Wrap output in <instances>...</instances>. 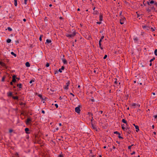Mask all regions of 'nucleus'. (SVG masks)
<instances>
[{"mask_svg":"<svg viewBox=\"0 0 157 157\" xmlns=\"http://www.w3.org/2000/svg\"><path fill=\"white\" fill-rule=\"evenodd\" d=\"M46 41L48 43H50L51 42V40L48 39Z\"/></svg>","mask_w":157,"mask_h":157,"instance_id":"obj_21","label":"nucleus"},{"mask_svg":"<svg viewBox=\"0 0 157 157\" xmlns=\"http://www.w3.org/2000/svg\"><path fill=\"white\" fill-rule=\"evenodd\" d=\"M59 18L60 19H62V17H59Z\"/></svg>","mask_w":157,"mask_h":157,"instance_id":"obj_60","label":"nucleus"},{"mask_svg":"<svg viewBox=\"0 0 157 157\" xmlns=\"http://www.w3.org/2000/svg\"><path fill=\"white\" fill-rule=\"evenodd\" d=\"M42 36L41 35L40 36V37L39 40H40V41H41V40H42Z\"/></svg>","mask_w":157,"mask_h":157,"instance_id":"obj_31","label":"nucleus"},{"mask_svg":"<svg viewBox=\"0 0 157 157\" xmlns=\"http://www.w3.org/2000/svg\"><path fill=\"white\" fill-rule=\"evenodd\" d=\"M12 98L14 99H18V97L17 96H13Z\"/></svg>","mask_w":157,"mask_h":157,"instance_id":"obj_18","label":"nucleus"},{"mask_svg":"<svg viewBox=\"0 0 157 157\" xmlns=\"http://www.w3.org/2000/svg\"><path fill=\"white\" fill-rule=\"evenodd\" d=\"M31 121V120L29 118H27V121L26 122V123L27 124H30V122Z\"/></svg>","mask_w":157,"mask_h":157,"instance_id":"obj_4","label":"nucleus"},{"mask_svg":"<svg viewBox=\"0 0 157 157\" xmlns=\"http://www.w3.org/2000/svg\"><path fill=\"white\" fill-rule=\"evenodd\" d=\"M25 65L27 67H29L30 66V64L29 62H27L25 63Z\"/></svg>","mask_w":157,"mask_h":157,"instance_id":"obj_9","label":"nucleus"},{"mask_svg":"<svg viewBox=\"0 0 157 157\" xmlns=\"http://www.w3.org/2000/svg\"><path fill=\"white\" fill-rule=\"evenodd\" d=\"M59 99L61 100L62 99V98L61 96H60L59 98Z\"/></svg>","mask_w":157,"mask_h":157,"instance_id":"obj_42","label":"nucleus"},{"mask_svg":"<svg viewBox=\"0 0 157 157\" xmlns=\"http://www.w3.org/2000/svg\"><path fill=\"white\" fill-rule=\"evenodd\" d=\"M154 59H150V64H149V65L150 66H151V65H152V63H151V62L152 61H153V60H154Z\"/></svg>","mask_w":157,"mask_h":157,"instance_id":"obj_16","label":"nucleus"},{"mask_svg":"<svg viewBox=\"0 0 157 157\" xmlns=\"http://www.w3.org/2000/svg\"><path fill=\"white\" fill-rule=\"evenodd\" d=\"M99 44L100 46H101V43H99Z\"/></svg>","mask_w":157,"mask_h":157,"instance_id":"obj_59","label":"nucleus"},{"mask_svg":"<svg viewBox=\"0 0 157 157\" xmlns=\"http://www.w3.org/2000/svg\"><path fill=\"white\" fill-rule=\"evenodd\" d=\"M75 35V32H73L72 34H68L67 36V37H72L74 36Z\"/></svg>","mask_w":157,"mask_h":157,"instance_id":"obj_3","label":"nucleus"},{"mask_svg":"<svg viewBox=\"0 0 157 157\" xmlns=\"http://www.w3.org/2000/svg\"><path fill=\"white\" fill-rule=\"evenodd\" d=\"M104 36H102L101 37V40H102V39L104 38Z\"/></svg>","mask_w":157,"mask_h":157,"instance_id":"obj_48","label":"nucleus"},{"mask_svg":"<svg viewBox=\"0 0 157 157\" xmlns=\"http://www.w3.org/2000/svg\"><path fill=\"white\" fill-rule=\"evenodd\" d=\"M107 57V55H105L104 57V59H105Z\"/></svg>","mask_w":157,"mask_h":157,"instance_id":"obj_35","label":"nucleus"},{"mask_svg":"<svg viewBox=\"0 0 157 157\" xmlns=\"http://www.w3.org/2000/svg\"><path fill=\"white\" fill-rule=\"evenodd\" d=\"M19 88H21V84H20L19 85Z\"/></svg>","mask_w":157,"mask_h":157,"instance_id":"obj_45","label":"nucleus"},{"mask_svg":"<svg viewBox=\"0 0 157 157\" xmlns=\"http://www.w3.org/2000/svg\"><path fill=\"white\" fill-rule=\"evenodd\" d=\"M33 82H34V81L33 80H31V81H30L29 83L31 84Z\"/></svg>","mask_w":157,"mask_h":157,"instance_id":"obj_33","label":"nucleus"},{"mask_svg":"<svg viewBox=\"0 0 157 157\" xmlns=\"http://www.w3.org/2000/svg\"><path fill=\"white\" fill-rule=\"evenodd\" d=\"M15 155H16V156H17L18 155V154L17 153Z\"/></svg>","mask_w":157,"mask_h":157,"instance_id":"obj_56","label":"nucleus"},{"mask_svg":"<svg viewBox=\"0 0 157 157\" xmlns=\"http://www.w3.org/2000/svg\"><path fill=\"white\" fill-rule=\"evenodd\" d=\"M0 65H1L3 67H5V64L2 62L1 61H0Z\"/></svg>","mask_w":157,"mask_h":157,"instance_id":"obj_10","label":"nucleus"},{"mask_svg":"<svg viewBox=\"0 0 157 157\" xmlns=\"http://www.w3.org/2000/svg\"><path fill=\"white\" fill-rule=\"evenodd\" d=\"M70 94L73 96L74 97L75 96L72 93H70Z\"/></svg>","mask_w":157,"mask_h":157,"instance_id":"obj_43","label":"nucleus"},{"mask_svg":"<svg viewBox=\"0 0 157 157\" xmlns=\"http://www.w3.org/2000/svg\"><path fill=\"white\" fill-rule=\"evenodd\" d=\"M135 151H133L132 153H131V155H132L133 154H135Z\"/></svg>","mask_w":157,"mask_h":157,"instance_id":"obj_41","label":"nucleus"},{"mask_svg":"<svg viewBox=\"0 0 157 157\" xmlns=\"http://www.w3.org/2000/svg\"><path fill=\"white\" fill-rule=\"evenodd\" d=\"M153 133L154 134V135H155L156 134V132H153Z\"/></svg>","mask_w":157,"mask_h":157,"instance_id":"obj_52","label":"nucleus"},{"mask_svg":"<svg viewBox=\"0 0 157 157\" xmlns=\"http://www.w3.org/2000/svg\"><path fill=\"white\" fill-rule=\"evenodd\" d=\"M5 78V76L3 77L2 78V81H4Z\"/></svg>","mask_w":157,"mask_h":157,"instance_id":"obj_27","label":"nucleus"},{"mask_svg":"<svg viewBox=\"0 0 157 157\" xmlns=\"http://www.w3.org/2000/svg\"><path fill=\"white\" fill-rule=\"evenodd\" d=\"M154 117L156 119V118L157 117V115H155L154 116Z\"/></svg>","mask_w":157,"mask_h":157,"instance_id":"obj_39","label":"nucleus"},{"mask_svg":"<svg viewBox=\"0 0 157 157\" xmlns=\"http://www.w3.org/2000/svg\"><path fill=\"white\" fill-rule=\"evenodd\" d=\"M135 127L136 129V131L138 132L139 131V127L137 125H135Z\"/></svg>","mask_w":157,"mask_h":157,"instance_id":"obj_7","label":"nucleus"},{"mask_svg":"<svg viewBox=\"0 0 157 157\" xmlns=\"http://www.w3.org/2000/svg\"><path fill=\"white\" fill-rule=\"evenodd\" d=\"M63 62L64 64H67V61L66 59H63Z\"/></svg>","mask_w":157,"mask_h":157,"instance_id":"obj_11","label":"nucleus"},{"mask_svg":"<svg viewBox=\"0 0 157 157\" xmlns=\"http://www.w3.org/2000/svg\"><path fill=\"white\" fill-rule=\"evenodd\" d=\"M101 40H102L101 39L99 41V43H101Z\"/></svg>","mask_w":157,"mask_h":157,"instance_id":"obj_49","label":"nucleus"},{"mask_svg":"<svg viewBox=\"0 0 157 157\" xmlns=\"http://www.w3.org/2000/svg\"><path fill=\"white\" fill-rule=\"evenodd\" d=\"M8 29L10 31H11L12 30V29L10 27H8Z\"/></svg>","mask_w":157,"mask_h":157,"instance_id":"obj_29","label":"nucleus"},{"mask_svg":"<svg viewBox=\"0 0 157 157\" xmlns=\"http://www.w3.org/2000/svg\"><path fill=\"white\" fill-rule=\"evenodd\" d=\"M91 101L92 102H94V99H91Z\"/></svg>","mask_w":157,"mask_h":157,"instance_id":"obj_40","label":"nucleus"},{"mask_svg":"<svg viewBox=\"0 0 157 157\" xmlns=\"http://www.w3.org/2000/svg\"><path fill=\"white\" fill-rule=\"evenodd\" d=\"M114 133L119 134L120 133L117 131H116L114 132Z\"/></svg>","mask_w":157,"mask_h":157,"instance_id":"obj_30","label":"nucleus"},{"mask_svg":"<svg viewBox=\"0 0 157 157\" xmlns=\"http://www.w3.org/2000/svg\"><path fill=\"white\" fill-rule=\"evenodd\" d=\"M133 144H132V145L131 146H129L128 147V149H131V147L132 146H133Z\"/></svg>","mask_w":157,"mask_h":157,"instance_id":"obj_28","label":"nucleus"},{"mask_svg":"<svg viewBox=\"0 0 157 157\" xmlns=\"http://www.w3.org/2000/svg\"><path fill=\"white\" fill-rule=\"evenodd\" d=\"M152 128H154V125H153L152 126Z\"/></svg>","mask_w":157,"mask_h":157,"instance_id":"obj_55","label":"nucleus"},{"mask_svg":"<svg viewBox=\"0 0 157 157\" xmlns=\"http://www.w3.org/2000/svg\"><path fill=\"white\" fill-rule=\"evenodd\" d=\"M147 10L148 12H150V11H151L150 10V9H147Z\"/></svg>","mask_w":157,"mask_h":157,"instance_id":"obj_46","label":"nucleus"},{"mask_svg":"<svg viewBox=\"0 0 157 157\" xmlns=\"http://www.w3.org/2000/svg\"><path fill=\"white\" fill-rule=\"evenodd\" d=\"M78 10V11H79V10H80V9H79V8H78V10Z\"/></svg>","mask_w":157,"mask_h":157,"instance_id":"obj_63","label":"nucleus"},{"mask_svg":"<svg viewBox=\"0 0 157 157\" xmlns=\"http://www.w3.org/2000/svg\"><path fill=\"white\" fill-rule=\"evenodd\" d=\"M41 112H42V113H43V114H44L45 113V111L44 110H42V111Z\"/></svg>","mask_w":157,"mask_h":157,"instance_id":"obj_38","label":"nucleus"},{"mask_svg":"<svg viewBox=\"0 0 157 157\" xmlns=\"http://www.w3.org/2000/svg\"><path fill=\"white\" fill-rule=\"evenodd\" d=\"M64 69V67L63 66H62L61 67V68L60 69H59V72L60 73H61L62 72V70H63Z\"/></svg>","mask_w":157,"mask_h":157,"instance_id":"obj_5","label":"nucleus"},{"mask_svg":"<svg viewBox=\"0 0 157 157\" xmlns=\"http://www.w3.org/2000/svg\"><path fill=\"white\" fill-rule=\"evenodd\" d=\"M49 66V63H47L46 65V67H48Z\"/></svg>","mask_w":157,"mask_h":157,"instance_id":"obj_24","label":"nucleus"},{"mask_svg":"<svg viewBox=\"0 0 157 157\" xmlns=\"http://www.w3.org/2000/svg\"><path fill=\"white\" fill-rule=\"evenodd\" d=\"M12 131H12V130L10 129V130H9V132H10V133H11V132H12Z\"/></svg>","mask_w":157,"mask_h":157,"instance_id":"obj_44","label":"nucleus"},{"mask_svg":"<svg viewBox=\"0 0 157 157\" xmlns=\"http://www.w3.org/2000/svg\"><path fill=\"white\" fill-rule=\"evenodd\" d=\"M136 104L135 103H133L132 104V107H134L136 105ZM134 108H135V107H134Z\"/></svg>","mask_w":157,"mask_h":157,"instance_id":"obj_26","label":"nucleus"},{"mask_svg":"<svg viewBox=\"0 0 157 157\" xmlns=\"http://www.w3.org/2000/svg\"><path fill=\"white\" fill-rule=\"evenodd\" d=\"M12 93L11 92H9L8 94V96H12Z\"/></svg>","mask_w":157,"mask_h":157,"instance_id":"obj_12","label":"nucleus"},{"mask_svg":"<svg viewBox=\"0 0 157 157\" xmlns=\"http://www.w3.org/2000/svg\"><path fill=\"white\" fill-rule=\"evenodd\" d=\"M14 5L15 6L17 5V0H14Z\"/></svg>","mask_w":157,"mask_h":157,"instance_id":"obj_13","label":"nucleus"},{"mask_svg":"<svg viewBox=\"0 0 157 157\" xmlns=\"http://www.w3.org/2000/svg\"><path fill=\"white\" fill-rule=\"evenodd\" d=\"M155 4L157 6V3H155Z\"/></svg>","mask_w":157,"mask_h":157,"instance_id":"obj_64","label":"nucleus"},{"mask_svg":"<svg viewBox=\"0 0 157 157\" xmlns=\"http://www.w3.org/2000/svg\"><path fill=\"white\" fill-rule=\"evenodd\" d=\"M59 157H63V156L62 155H59Z\"/></svg>","mask_w":157,"mask_h":157,"instance_id":"obj_58","label":"nucleus"},{"mask_svg":"<svg viewBox=\"0 0 157 157\" xmlns=\"http://www.w3.org/2000/svg\"><path fill=\"white\" fill-rule=\"evenodd\" d=\"M122 121L125 124H126L127 123L126 121L124 119H123L122 120Z\"/></svg>","mask_w":157,"mask_h":157,"instance_id":"obj_17","label":"nucleus"},{"mask_svg":"<svg viewBox=\"0 0 157 157\" xmlns=\"http://www.w3.org/2000/svg\"><path fill=\"white\" fill-rule=\"evenodd\" d=\"M23 21H26V19H25H25H23Z\"/></svg>","mask_w":157,"mask_h":157,"instance_id":"obj_50","label":"nucleus"},{"mask_svg":"<svg viewBox=\"0 0 157 157\" xmlns=\"http://www.w3.org/2000/svg\"><path fill=\"white\" fill-rule=\"evenodd\" d=\"M13 82H10V84H11V85H13Z\"/></svg>","mask_w":157,"mask_h":157,"instance_id":"obj_53","label":"nucleus"},{"mask_svg":"<svg viewBox=\"0 0 157 157\" xmlns=\"http://www.w3.org/2000/svg\"><path fill=\"white\" fill-rule=\"evenodd\" d=\"M59 125L60 126H61V125H62V124H61V123H59Z\"/></svg>","mask_w":157,"mask_h":157,"instance_id":"obj_51","label":"nucleus"},{"mask_svg":"<svg viewBox=\"0 0 157 157\" xmlns=\"http://www.w3.org/2000/svg\"><path fill=\"white\" fill-rule=\"evenodd\" d=\"M154 3V1H153V0L151 1L150 2V3L151 4H153V3Z\"/></svg>","mask_w":157,"mask_h":157,"instance_id":"obj_34","label":"nucleus"},{"mask_svg":"<svg viewBox=\"0 0 157 157\" xmlns=\"http://www.w3.org/2000/svg\"><path fill=\"white\" fill-rule=\"evenodd\" d=\"M29 129L28 128H26L25 129V131L26 133L28 134L29 133L28 132L29 131Z\"/></svg>","mask_w":157,"mask_h":157,"instance_id":"obj_8","label":"nucleus"},{"mask_svg":"<svg viewBox=\"0 0 157 157\" xmlns=\"http://www.w3.org/2000/svg\"><path fill=\"white\" fill-rule=\"evenodd\" d=\"M69 83L68 82H67L66 83V85L64 86V89L66 90H67L68 89V86L69 85Z\"/></svg>","mask_w":157,"mask_h":157,"instance_id":"obj_2","label":"nucleus"},{"mask_svg":"<svg viewBox=\"0 0 157 157\" xmlns=\"http://www.w3.org/2000/svg\"><path fill=\"white\" fill-rule=\"evenodd\" d=\"M100 20L101 21L102 20V15L100 16Z\"/></svg>","mask_w":157,"mask_h":157,"instance_id":"obj_15","label":"nucleus"},{"mask_svg":"<svg viewBox=\"0 0 157 157\" xmlns=\"http://www.w3.org/2000/svg\"><path fill=\"white\" fill-rule=\"evenodd\" d=\"M97 23L98 24H100L101 23V22H97Z\"/></svg>","mask_w":157,"mask_h":157,"instance_id":"obj_47","label":"nucleus"},{"mask_svg":"<svg viewBox=\"0 0 157 157\" xmlns=\"http://www.w3.org/2000/svg\"><path fill=\"white\" fill-rule=\"evenodd\" d=\"M121 134L120 133H119V134H118V137L120 139H123V137H122L121 136Z\"/></svg>","mask_w":157,"mask_h":157,"instance_id":"obj_20","label":"nucleus"},{"mask_svg":"<svg viewBox=\"0 0 157 157\" xmlns=\"http://www.w3.org/2000/svg\"><path fill=\"white\" fill-rule=\"evenodd\" d=\"M115 83H116V84H117V82L116 81H115Z\"/></svg>","mask_w":157,"mask_h":157,"instance_id":"obj_61","label":"nucleus"},{"mask_svg":"<svg viewBox=\"0 0 157 157\" xmlns=\"http://www.w3.org/2000/svg\"><path fill=\"white\" fill-rule=\"evenodd\" d=\"M155 54L156 56H157V49L155 50Z\"/></svg>","mask_w":157,"mask_h":157,"instance_id":"obj_23","label":"nucleus"},{"mask_svg":"<svg viewBox=\"0 0 157 157\" xmlns=\"http://www.w3.org/2000/svg\"><path fill=\"white\" fill-rule=\"evenodd\" d=\"M92 127L96 131L97 130V127H96V126H95L94 125V124H92Z\"/></svg>","mask_w":157,"mask_h":157,"instance_id":"obj_6","label":"nucleus"},{"mask_svg":"<svg viewBox=\"0 0 157 157\" xmlns=\"http://www.w3.org/2000/svg\"><path fill=\"white\" fill-rule=\"evenodd\" d=\"M75 111L76 112L78 113H80V109L79 107H76L75 108Z\"/></svg>","mask_w":157,"mask_h":157,"instance_id":"obj_1","label":"nucleus"},{"mask_svg":"<svg viewBox=\"0 0 157 157\" xmlns=\"http://www.w3.org/2000/svg\"><path fill=\"white\" fill-rule=\"evenodd\" d=\"M16 81V78H13L12 82H15Z\"/></svg>","mask_w":157,"mask_h":157,"instance_id":"obj_25","label":"nucleus"},{"mask_svg":"<svg viewBox=\"0 0 157 157\" xmlns=\"http://www.w3.org/2000/svg\"><path fill=\"white\" fill-rule=\"evenodd\" d=\"M55 106L56 107V108H58V105L57 104H55Z\"/></svg>","mask_w":157,"mask_h":157,"instance_id":"obj_32","label":"nucleus"},{"mask_svg":"<svg viewBox=\"0 0 157 157\" xmlns=\"http://www.w3.org/2000/svg\"><path fill=\"white\" fill-rule=\"evenodd\" d=\"M16 76L15 75H14L13 76V78H16Z\"/></svg>","mask_w":157,"mask_h":157,"instance_id":"obj_37","label":"nucleus"},{"mask_svg":"<svg viewBox=\"0 0 157 157\" xmlns=\"http://www.w3.org/2000/svg\"><path fill=\"white\" fill-rule=\"evenodd\" d=\"M11 54H12V55H13V56H15V57H16V54H14V52H11Z\"/></svg>","mask_w":157,"mask_h":157,"instance_id":"obj_22","label":"nucleus"},{"mask_svg":"<svg viewBox=\"0 0 157 157\" xmlns=\"http://www.w3.org/2000/svg\"><path fill=\"white\" fill-rule=\"evenodd\" d=\"M152 94L154 95H155V93H152Z\"/></svg>","mask_w":157,"mask_h":157,"instance_id":"obj_57","label":"nucleus"},{"mask_svg":"<svg viewBox=\"0 0 157 157\" xmlns=\"http://www.w3.org/2000/svg\"><path fill=\"white\" fill-rule=\"evenodd\" d=\"M124 124H123L122 125V129L124 131H125V130H126V129L125 128H124Z\"/></svg>","mask_w":157,"mask_h":157,"instance_id":"obj_14","label":"nucleus"},{"mask_svg":"<svg viewBox=\"0 0 157 157\" xmlns=\"http://www.w3.org/2000/svg\"><path fill=\"white\" fill-rule=\"evenodd\" d=\"M100 112H101V114H102V112H103L102 111H100Z\"/></svg>","mask_w":157,"mask_h":157,"instance_id":"obj_62","label":"nucleus"},{"mask_svg":"<svg viewBox=\"0 0 157 157\" xmlns=\"http://www.w3.org/2000/svg\"><path fill=\"white\" fill-rule=\"evenodd\" d=\"M27 0H25V4H26V2L27 1Z\"/></svg>","mask_w":157,"mask_h":157,"instance_id":"obj_54","label":"nucleus"},{"mask_svg":"<svg viewBox=\"0 0 157 157\" xmlns=\"http://www.w3.org/2000/svg\"><path fill=\"white\" fill-rule=\"evenodd\" d=\"M11 40L10 39H8L7 40V42L8 43H10L11 42Z\"/></svg>","mask_w":157,"mask_h":157,"instance_id":"obj_19","label":"nucleus"},{"mask_svg":"<svg viewBox=\"0 0 157 157\" xmlns=\"http://www.w3.org/2000/svg\"><path fill=\"white\" fill-rule=\"evenodd\" d=\"M38 96L40 98H42V95L40 94H39Z\"/></svg>","mask_w":157,"mask_h":157,"instance_id":"obj_36","label":"nucleus"}]
</instances>
